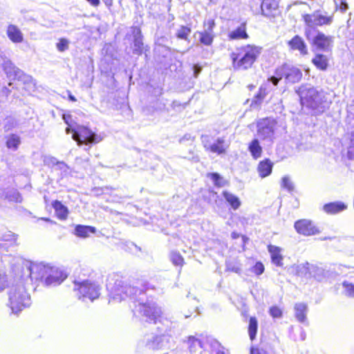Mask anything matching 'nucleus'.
Segmentation results:
<instances>
[{"instance_id": "1", "label": "nucleus", "mask_w": 354, "mask_h": 354, "mask_svg": "<svg viewBox=\"0 0 354 354\" xmlns=\"http://www.w3.org/2000/svg\"><path fill=\"white\" fill-rule=\"evenodd\" d=\"M113 300L121 301L127 297L133 301L134 314H140L146 322H153L156 326V333L145 335L138 341L136 351L148 354L151 351L163 350L169 348L170 338L174 334V322L162 317V311L152 300H149L145 292L156 290V287L144 280H138L135 284H128L122 279H116L113 286L107 285Z\"/></svg>"}, {"instance_id": "2", "label": "nucleus", "mask_w": 354, "mask_h": 354, "mask_svg": "<svg viewBox=\"0 0 354 354\" xmlns=\"http://www.w3.org/2000/svg\"><path fill=\"white\" fill-rule=\"evenodd\" d=\"M297 92L302 107H306L310 113L319 115L327 109L328 103L322 91H319L310 85H302Z\"/></svg>"}, {"instance_id": "3", "label": "nucleus", "mask_w": 354, "mask_h": 354, "mask_svg": "<svg viewBox=\"0 0 354 354\" xmlns=\"http://www.w3.org/2000/svg\"><path fill=\"white\" fill-rule=\"evenodd\" d=\"M8 306L12 313L17 314L30 305V296L23 283L12 285L8 290Z\"/></svg>"}, {"instance_id": "4", "label": "nucleus", "mask_w": 354, "mask_h": 354, "mask_svg": "<svg viewBox=\"0 0 354 354\" xmlns=\"http://www.w3.org/2000/svg\"><path fill=\"white\" fill-rule=\"evenodd\" d=\"M305 36L311 45L313 51L327 53L331 50L333 43V37L326 36L323 32L313 28H306Z\"/></svg>"}, {"instance_id": "5", "label": "nucleus", "mask_w": 354, "mask_h": 354, "mask_svg": "<svg viewBox=\"0 0 354 354\" xmlns=\"http://www.w3.org/2000/svg\"><path fill=\"white\" fill-rule=\"evenodd\" d=\"M283 77L287 83L295 84L301 80L302 72L297 67L286 64L277 68L274 75L270 77L268 81L272 82L274 86H277Z\"/></svg>"}, {"instance_id": "6", "label": "nucleus", "mask_w": 354, "mask_h": 354, "mask_svg": "<svg viewBox=\"0 0 354 354\" xmlns=\"http://www.w3.org/2000/svg\"><path fill=\"white\" fill-rule=\"evenodd\" d=\"M0 57V68L6 73L8 78L24 82L29 80L30 76L26 75L21 69L17 68L10 59L4 55H1Z\"/></svg>"}, {"instance_id": "7", "label": "nucleus", "mask_w": 354, "mask_h": 354, "mask_svg": "<svg viewBox=\"0 0 354 354\" xmlns=\"http://www.w3.org/2000/svg\"><path fill=\"white\" fill-rule=\"evenodd\" d=\"M72 138L79 146H82L83 144L88 145L89 144L97 143L102 140V138L100 136L84 126L77 127L73 130Z\"/></svg>"}, {"instance_id": "8", "label": "nucleus", "mask_w": 354, "mask_h": 354, "mask_svg": "<svg viewBox=\"0 0 354 354\" xmlns=\"http://www.w3.org/2000/svg\"><path fill=\"white\" fill-rule=\"evenodd\" d=\"M74 290L78 291L80 299L81 297L88 298L91 301H93L99 297L101 288L98 284L88 281L82 282L75 281Z\"/></svg>"}, {"instance_id": "9", "label": "nucleus", "mask_w": 354, "mask_h": 354, "mask_svg": "<svg viewBox=\"0 0 354 354\" xmlns=\"http://www.w3.org/2000/svg\"><path fill=\"white\" fill-rule=\"evenodd\" d=\"M276 122L271 118L261 119L257 124V134L263 140H271L274 136Z\"/></svg>"}, {"instance_id": "10", "label": "nucleus", "mask_w": 354, "mask_h": 354, "mask_svg": "<svg viewBox=\"0 0 354 354\" xmlns=\"http://www.w3.org/2000/svg\"><path fill=\"white\" fill-rule=\"evenodd\" d=\"M50 266L43 263H32L29 267L30 277L32 281H41L45 283Z\"/></svg>"}, {"instance_id": "11", "label": "nucleus", "mask_w": 354, "mask_h": 354, "mask_svg": "<svg viewBox=\"0 0 354 354\" xmlns=\"http://www.w3.org/2000/svg\"><path fill=\"white\" fill-rule=\"evenodd\" d=\"M296 231L304 236H313L320 232L319 230L314 223L307 219H301L295 223Z\"/></svg>"}, {"instance_id": "12", "label": "nucleus", "mask_w": 354, "mask_h": 354, "mask_svg": "<svg viewBox=\"0 0 354 354\" xmlns=\"http://www.w3.org/2000/svg\"><path fill=\"white\" fill-rule=\"evenodd\" d=\"M66 278V274L56 267L51 266L46 277L44 285L46 286H56L59 285Z\"/></svg>"}, {"instance_id": "13", "label": "nucleus", "mask_w": 354, "mask_h": 354, "mask_svg": "<svg viewBox=\"0 0 354 354\" xmlns=\"http://www.w3.org/2000/svg\"><path fill=\"white\" fill-rule=\"evenodd\" d=\"M262 52L261 46L247 45L245 46V69L252 67Z\"/></svg>"}, {"instance_id": "14", "label": "nucleus", "mask_w": 354, "mask_h": 354, "mask_svg": "<svg viewBox=\"0 0 354 354\" xmlns=\"http://www.w3.org/2000/svg\"><path fill=\"white\" fill-rule=\"evenodd\" d=\"M279 0H261L262 15L268 18H274L279 15Z\"/></svg>"}, {"instance_id": "15", "label": "nucleus", "mask_w": 354, "mask_h": 354, "mask_svg": "<svg viewBox=\"0 0 354 354\" xmlns=\"http://www.w3.org/2000/svg\"><path fill=\"white\" fill-rule=\"evenodd\" d=\"M131 35L133 36V53L141 55L144 50L143 35L141 29L138 26L131 27Z\"/></svg>"}, {"instance_id": "16", "label": "nucleus", "mask_w": 354, "mask_h": 354, "mask_svg": "<svg viewBox=\"0 0 354 354\" xmlns=\"http://www.w3.org/2000/svg\"><path fill=\"white\" fill-rule=\"evenodd\" d=\"M207 28L202 32H196L195 35H199V41L205 46H210L214 40L213 28L215 26L214 20L209 19L207 22Z\"/></svg>"}, {"instance_id": "17", "label": "nucleus", "mask_w": 354, "mask_h": 354, "mask_svg": "<svg viewBox=\"0 0 354 354\" xmlns=\"http://www.w3.org/2000/svg\"><path fill=\"white\" fill-rule=\"evenodd\" d=\"M201 138L204 147L207 150H210L212 152L218 154L225 151V146L224 139L218 138L214 143H210L208 136H202Z\"/></svg>"}, {"instance_id": "18", "label": "nucleus", "mask_w": 354, "mask_h": 354, "mask_svg": "<svg viewBox=\"0 0 354 354\" xmlns=\"http://www.w3.org/2000/svg\"><path fill=\"white\" fill-rule=\"evenodd\" d=\"M304 21L308 26L307 28H312L313 26L330 24L331 18L320 15H306L304 17Z\"/></svg>"}, {"instance_id": "19", "label": "nucleus", "mask_w": 354, "mask_h": 354, "mask_svg": "<svg viewBox=\"0 0 354 354\" xmlns=\"http://www.w3.org/2000/svg\"><path fill=\"white\" fill-rule=\"evenodd\" d=\"M0 199L8 200L9 202L21 203L22 196L14 188H0Z\"/></svg>"}, {"instance_id": "20", "label": "nucleus", "mask_w": 354, "mask_h": 354, "mask_svg": "<svg viewBox=\"0 0 354 354\" xmlns=\"http://www.w3.org/2000/svg\"><path fill=\"white\" fill-rule=\"evenodd\" d=\"M288 46L292 50H298L301 55H306L308 53L307 46L304 40L299 35H295L288 41Z\"/></svg>"}, {"instance_id": "21", "label": "nucleus", "mask_w": 354, "mask_h": 354, "mask_svg": "<svg viewBox=\"0 0 354 354\" xmlns=\"http://www.w3.org/2000/svg\"><path fill=\"white\" fill-rule=\"evenodd\" d=\"M272 167L273 163L270 159L266 158L263 160L260 161L257 169L259 176L261 178L270 176L272 173Z\"/></svg>"}, {"instance_id": "22", "label": "nucleus", "mask_w": 354, "mask_h": 354, "mask_svg": "<svg viewBox=\"0 0 354 354\" xmlns=\"http://www.w3.org/2000/svg\"><path fill=\"white\" fill-rule=\"evenodd\" d=\"M347 208L346 205L340 201L326 203L323 206V210L328 214L339 213Z\"/></svg>"}, {"instance_id": "23", "label": "nucleus", "mask_w": 354, "mask_h": 354, "mask_svg": "<svg viewBox=\"0 0 354 354\" xmlns=\"http://www.w3.org/2000/svg\"><path fill=\"white\" fill-rule=\"evenodd\" d=\"M7 35L14 43H21L24 39L21 31L15 25L10 24L8 26Z\"/></svg>"}, {"instance_id": "24", "label": "nucleus", "mask_w": 354, "mask_h": 354, "mask_svg": "<svg viewBox=\"0 0 354 354\" xmlns=\"http://www.w3.org/2000/svg\"><path fill=\"white\" fill-rule=\"evenodd\" d=\"M268 250L270 254L272 262L277 266H282L283 257L281 254V249L279 247L269 245Z\"/></svg>"}, {"instance_id": "25", "label": "nucleus", "mask_w": 354, "mask_h": 354, "mask_svg": "<svg viewBox=\"0 0 354 354\" xmlns=\"http://www.w3.org/2000/svg\"><path fill=\"white\" fill-rule=\"evenodd\" d=\"M96 228L89 225H77L74 230V234L80 238H87L90 234H95Z\"/></svg>"}, {"instance_id": "26", "label": "nucleus", "mask_w": 354, "mask_h": 354, "mask_svg": "<svg viewBox=\"0 0 354 354\" xmlns=\"http://www.w3.org/2000/svg\"><path fill=\"white\" fill-rule=\"evenodd\" d=\"M308 306L304 303H297L295 305V315L297 319L304 323L306 321Z\"/></svg>"}, {"instance_id": "27", "label": "nucleus", "mask_w": 354, "mask_h": 354, "mask_svg": "<svg viewBox=\"0 0 354 354\" xmlns=\"http://www.w3.org/2000/svg\"><path fill=\"white\" fill-rule=\"evenodd\" d=\"M312 62L318 69L326 71L328 66V58L325 55L316 53L315 57L312 59Z\"/></svg>"}, {"instance_id": "28", "label": "nucleus", "mask_w": 354, "mask_h": 354, "mask_svg": "<svg viewBox=\"0 0 354 354\" xmlns=\"http://www.w3.org/2000/svg\"><path fill=\"white\" fill-rule=\"evenodd\" d=\"M248 150L250 152L252 156L254 159H257L261 156L262 147L258 139H254L248 146Z\"/></svg>"}, {"instance_id": "29", "label": "nucleus", "mask_w": 354, "mask_h": 354, "mask_svg": "<svg viewBox=\"0 0 354 354\" xmlns=\"http://www.w3.org/2000/svg\"><path fill=\"white\" fill-rule=\"evenodd\" d=\"M53 207L60 219H66L67 218L68 210V208L64 205L62 202L55 201L53 203Z\"/></svg>"}, {"instance_id": "30", "label": "nucleus", "mask_w": 354, "mask_h": 354, "mask_svg": "<svg viewBox=\"0 0 354 354\" xmlns=\"http://www.w3.org/2000/svg\"><path fill=\"white\" fill-rule=\"evenodd\" d=\"M222 195L234 209H236L240 207L241 201L235 195L227 191H223Z\"/></svg>"}, {"instance_id": "31", "label": "nucleus", "mask_w": 354, "mask_h": 354, "mask_svg": "<svg viewBox=\"0 0 354 354\" xmlns=\"http://www.w3.org/2000/svg\"><path fill=\"white\" fill-rule=\"evenodd\" d=\"M258 330V321L255 317H251L249 319L248 333L250 339L253 341L256 338Z\"/></svg>"}, {"instance_id": "32", "label": "nucleus", "mask_w": 354, "mask_h": 354, "mask_svg": "<svg viewBox=\"0 0 354 354\" xmlns=\"http://www.w3.org/2000/svg\"><path fill=\"white\" fill-rule=\"evenodd\" d=\"M187 344L189 351L192 353H197L203 347L201 341L194 336L189 337Z\"/></svg>"}, {"instance_id": "33", "label": "nucleus", "mask_w": 354, "mask_h": 354, "mask_svg": "<svg viewBox=\"0 0 354 354\" xmlns=\"http://www.w3.org/2000/svg\"><path fill=\"white\" fill-rule=\"evenodd\" d=\"M21 142L20 138L17 134H10L6 140V146L9 149L16 150Z\"/></svg>"}, {"instance_id": "34", "label": "nucleus", "mask_w": 354, "mask_h": 354, "mask_svg": "<svg viewBox=\"0 0 354 354\" xmlns=\"http://www.w3.org/2000/svg\"><path fill=\"white\" fill-rule=\"evenodd\" d=\"M191 32L192 30L190 28L185 26H181L178 29H177L176 35L178 39L187 41L188 36Z\"/></svg>"}, {"instance_id": "35", "label": "nucleus", "mask_w": 354, "mask_h": 354, "mask_svg": "<svg viewBox=\"0 0 354 354\" xmlns=\"http://www.w3.org/2000/svg\"><path fill=\"white\" fill-rule=\"evenodd\" d=\"M233 66L235 68H239L243 64V55L241 53H232L231 54Z\"/></svg>"}, {"instance_id": "36", "label": "nucleus", "mask_w": 354, "mask_h": 354, "mask_svg": "<svg viewBox=\"0 0 354 354\" xmlns=\"http://www.w3.org/2000/svg\"><path fill=\"white\" fill-rule=\"evenodd\" d=\"M230 39H243V23H242L236 29L232 30L229 33Z\"/></svg>"}, {"instance_id": "37", "label": "nucleus", "mask_w": 354, "mask_h": 354, "mask_svg": "<svg viewBox=\"0 0 354 354\" xmlns=\"http://www.w3.org/2000/svg\"><path fill=\"white\" fill-rule=\"evenodd\" d=\"M210 178L214 182V185L217 187H224L227 184V180H225L222 176H221L218 173H211L208 174Z\"/></svg>"}, {"instance_id": "38", "label": "nucleus", "mask_w": 354, "mask_h": 354, "mask_svg": "<svg viewBox=\"0 0 354 354\" xmlns=\"http://www.w3.org/2000/svg\"><path fill=\"white\" fill-rule=\"evenodd\" d=\"M170 259L174 265L176 266H182L184 263V259L180 253L177 252H171L170 254Z\"/></svg>"}, {"instance_id": "39", "label": "nucleus", "mask_w": 354, "mask_h": 354, "mask_svg": "<svg viewBox=\"0 0 354 354\" xmlns=\"http://www.w3.org/2000/svg\"><path fill=\"white\" fill-rule=\"evenodd\" d=\"M342 286L344 288V294L346 296L350 297H354V284L345 281L342 283Z\"/></svg>"}, {"instance_id": "40", "label": "nucleus", "mask_w": 354, "mask_h": 354, "mask_svg": "<svg viewBox=\"0 0 354 354\" xmlns=\"http://www.w3.org/2000/svg\"><path fill=\"white\" fill-rule=\"evenodd\" d=\"M281 187L287 189L289 192H293L295 189L294 183L288 176H284L281 179Z\"/></svg>"}, {"instance_id": "41", "label": "nucleus", "mask_w": 354, "mask_h": 354, "mask_svg": "<svg viewBox=\"0 0 354 354\" xmlns=\"http://www.w3.org/2000/svg\"><path fill=\"white\" fill-rule=\"evenodd\" d=\"M309 272L310 274H313L319 281L322 279L324 274L323 269L313 265H311L309 268Z\"/></svg>"}, {"instance_id": "42", "label": "nucleus", "mask_w": 354, "mask_h": 354, "mask_svg": "<svg viewBox=\"0 0 354 354\" xmlns=\"http://www.w3.org/2000/svg\"><path fill=\"white\" fill-rule=\"evenodd\" d=\"M17 125V120L13 118H7L3 126L5 131H9L16 127Z\"/></svg>"}, {"instance_id": "43", "label": "nucleus", "mask_w": 354, "mask_h": 354, "mask_svg": "<svg viewBox=\"0 0 354 354\" xmlns=\"http://www.w3.org/2000/svg\"><path fill=\"white\" fill-rule=\"evenodd\" d=\"M187 104V102L181 103L178 100H174L171 104V107L177 112H181L186 108Z\"/></svg>"}, {"instance_id": "44", "label": "nucleus", "mask_w": 354, "mask_h": 354, "mask_svg": "<svg viewBox=\"0 0 354 354\" xmlns=\"http://www.w3.org/2000/svg\"><path fill=\"white\" fill-rule=\"evenodd\" d=\"M269 314L273 318H280L282 316V310L277 306H272L269 309Z\"/></svg>"}, {"instance_id": "45", "label": "nucleus", "mask_w": 354, "mask_h": 354, "mask_svg": "<svg viewBox=\"0 0 354 354\" xmlns=\"http://www.w3.org/2000/svg\"><path fill=\"white\" fill-rule=\"evenodd\" d=\"M250 271L259 276L264 272V266L261 262H257L250 269Z\"/></svg>"}, {"instance_id": "46", "label": "nucleus", "mask_w": 354, "mask_h": 354, "mask_svg": "<svg viewBox=\"0 0 354 354\" xmlns=\"http://www.w3.org/2000/svg\"><path fill=\"white\" fill-rule=\"evenodd\" d=\"M334 2L336 8L342 12H345L348 8L346 0H334Z\"/></svg>"}, {"instance_id": "47", "label": "nucleus", "mask_w": 354, "mask_h": 354, "mask_svg": "<svg viewBox=\"0 0 354 354\" xmlns=\"http://www.w3.org/2000/svg\"><path fill=\"white\" fill-rule=\"evenodd\" d=\"M69 41L68 39L65 38H62L59 39V42L57 44V48L59 51L64 52L68 48Z\"/></svg>"}, {"instance_id": "48", "label": "nucleus", "mask_w": 354, "mask_h": 354, "mask_svg": "<svg viewBox=\"0 0 354 354\" xmlns=\"http://www.w3.org/2000/svg\"><path fill=\"white\" fill-rule=\"evenodd\" d=\"M153 111H162L166 108V104L162 100H157L152 106Z\"/></svg>"}, {"instance_id": "49", "label": "nucleus", "mask_w": 354, "mask_h": 354, "mask_svg": "<svg viewBox=\"0 0 354 354\" xmlns=\"http://www.w3.org/2000/svg\"><path fill=\"white\" fill-rule=\"evenodd\" d=\"M348 156L350 159H354V131L351 135V145L348 150Z\"/></svg>"}, {"instance_id": "50", "label": "nucleus", "mask_w": 354, "mask_h": 354, "mask_svg": "<svg viewBox=\"0 0 354 354\" xmlns=\"http://www.w3.org/2000/svg\"><path fill=\"white\" fill-rule=\"evenodd\" d=\"M227 269L238 274H240L241 272V266H236L230 261H227Z\"/></svg>"}, {"instance_id": "51", "label": "nucleus", "mask_w": 354, "mask_h": 354, "mask_svg": "<svg viewBox=\"0 0 354 354\" xmlns=\"http://www.w3.org/2000/svg\"><path fill=\"white\" fill-rule=\"evenodd\" d=\"M209 344H210L211 347L216 351H217L218 350L223 349V347L221 345V344L216 339H210Z\"/></svg>"}, {"instance_id": "52", "label": "nucleus", "mask_w": 354, "mask_h": 354, "mask_svg": "<svg viewBox=\"0 0 354 354\" xmlns=\"http://www.w3.org/2000/svg\"><path fill=\"white\" fill-rule=\"evenodd\" d=\"M57 167L58 169L62 170L65 174L68 173L69 167L64 162L60 161Z\"/></svg>"}, {"instance_id": "53", "label": "nucleus", "mask_w": 354, "mask_h": 354, "mask_svg": "<svg viewBox=\"0 0 354 354\" xmlns=\"http://www.w3.org/2000/svg\"><path fill=\"white\" fill-rule=\"evenodd\" d=\"M194 137L192 136L190 133H186L184 135L183 138H181L179 140L180 143H185L186 141H194Z\"/></svg>"}, {"instance_id": "54", "label": "nucleus", "mask_w": 354, "mask_h": 354, "mask_svg": "<svg viewBox=\"0 0 354 354\" xmlns=\"http://www.w3.org/2000/svg\"><path fill=\"white\" fill-rule=\"evenodd\" d=\"M201 71H202V67L200 65L194 64L193 66L194 76L195 77H198V75L200 74Z\"/></svg>"}, {"instance_id": "55", "label": "nucleus", "mask_w": 354, "mask_h": 354, "mask_svg": "<svg viewBox=\"0 0 354 354\" xmlns=\"http://www.w3.org/2000/svg\"><path fill=\"white\" fill-rule=\"evenodd\" d=\"M15 235L14 234H10L8 235H3L1 238H0V240H3L5 241H9L12 239V237H15Z\"/></svg>"}, {"instance_id": "56", "label": "nucleus", "mask_w": 354, "mask_h": 354, "mask_svg": "<svg viewBox=\"0 0 354 354\" xmlns=\"http://www.w3.org/2000/svg\"><path fill=\"white\" fill-rule=\"evenodd\" d=\"M92 6L97 7L100 5V0H86Z\"/></svg>"}, {"instance_id": "57", "label": "nucleus", "mask_w": 354, "mask_h": 354, "mask_svg": "<svg viewBox=\"0 0 354 354\" xmlns=\"http://www.w3.org/2000/svg\"><path fill=\"white\" fill-rule=\"evenodd\" d=\"M255 98H256V100L252 102L251 106H254V105L257 106H258V104H257L258 102L261 100V95L259 94L256 95Z\"/></svg>"}, {"instance_id": "58", "label": "nucleus", "mask_w": 354, "mask_h": 354, "mask_svg": "<svg viewBox=\"0 0 354 354\" xmlns=\"http://www.w3.org/2000/svg\"><path fill=\"white\" fill-rule=\"evenodd\" d=\"M231 236L233 239H236L240 236H241L242 238V240L243 241V235L241 234H239L237 232H233L232 234H231Z\"/></svg>"}, {"instance_id": "59", "label": "nucleus", "mask_w": 354, "mask_h": 354, "mask_svg": "<svg viewBox=\"0 0 354 354\" xmlns=\"http://www.w3.org/2000/svg\"><path fill=\"white\" fill-rule=\"evenodd\" d=\"M6 281L5 277L0 273V290L3 289V283Z\"/></svg>"}, {"instance_id": "60", "label": "nucleus", "mask_w": 354, "mask_h": 354, "mask_svg": "<svg viewBox=\"0 0 354 354\" xmlns=\"http://www.w3.org/2000/svg\"><path fill=\"white\" fill-rule=\"evenodd\" d=\"M67 93H68V99L70 101H71V102L77 101V99L75 98V97L74 95H73L69 91H67Z\"/></svg>"}, {"instance_id": "61", "label": "nucleus", "mask_w": 354, "mask_h": 354, "mask_svg": "<svg viewBox=\"0 0 354 354\" xmlns=\"http://www.w3.org/2000/svg\"><path fill=\"white\" fill-rule=\"evenodd\" d=\"M60 161L57 160V158H54V157H51L50 158V162L53 165H58V164L59 163Z\"/></svg>"}, {"instance_id": "62", "label": "nucleus", "mask_w": 354, "mask_h": 354, "mask_svg": "<svg viewBox=\"0 0 354 354\" xmlns=\"http://www.w3.org/2000/svg\"><path fill=\"white\" fill-rule=\"evenodd\" d=\"M102 1L105 3V5L109 8H110L113 4V0H102Z\"/></svg>"}, {"instance_id": "63", "label": "nucleus", "mask_w": 354, "mask_h": 354, "mask_svg": "<svg viewBox=\"0 0 354 354\" xmlns=\"http://www.w3.org/2000/svg\"><path fill=\"white\" fill-rule=\"evenodd\" d=\"M63 119H64L65 123L68 124V122H69L68 121H69V119H71V116L70 115H63Z\"/></svg>"}, {"instance_id": "64", "label": "nucleus", "mask_w": 354, "mask_h": 354, "mask_svg": "<svg viewBox=\"0 0 354 354\" xmlns=\"http://www.w3.org/2000/svg\"><path fill=\"white\" fill-rule=\"evenodd\" d=\"M251 354H259V351L258 349H254V348H251Z\"/></svg>"}]
</instances>
